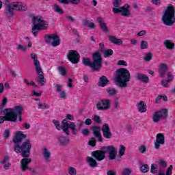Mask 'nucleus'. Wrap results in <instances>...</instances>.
I'll list each match as a JSON object with an SVG mask.
<instances>
[{"label": "nucleus", "instance_id": "f257e3e1", "mask_svg": "<svg viewBox=\"0 0 175 175\" xmlns=\"http://www.w3.org/2000/svg\"><path fill=\"white\" fill-rule=\"evenodd\" d=\"M27 138V135L23 134L21 131L16 132L14 135L12 143H14V151L16 154H21L23 159L21 160V167L23 172H25L26 170H31V168L28 167V165L32 162V159L29 158L31 157V148H32V144L31 140L27 139L24 142V139Z\"/></svg>", "mask_w": 175, "mask_h": 175}, {"label": "nucleus", "instance_id": "f03ea898", "mask_svg": "<svg viewBox=\"0 0 175 175\" xmlns=\"http://www.w3.org/2000/svg\"><path fill=\"white\" fill-rule=\"evenodd\" d=\"M114 81L121 88H126L131 81V72L126 68H120L116 71Z\"/></svg>", "mask_w": 175, "mask_h": 175}, {"label": "nucleus", "instance_id": "7ed1b4c3", "mask_svg": "<svg viewBox=\"0 0 175 175\" xmlns=\"http://www.w3.org/2000/svg\"><path fill=\"white\" fill-rule=\"evenodd\" d=\"M103 62V59H102V55L99 52H96L93 54L92 62H91L90 58L83 57L82 59V63L85 66H90V68H92V70L95 72L100 70Z\"/></svg>", "mask_w": 175, "mask_h": 175}, {"label": "nucleus", "instance_id": "20e7f679", "mask_svg": "<svg viewBox=\"0 0 175 175\" xmlns=\"http://www.w3.org/2000/svg\"><path fill=\"white\" fill-rule=\"evenodd\" d=\"M159 165L160 166L158 167V165L155 163H152L150 165V173L152 174H157V175H172L173 173V165H170L169 167H167V163L165 161L161 160L159 162ZM166 167L167 170H166Z\"/></svg>", "mask_w": 175, "mask_h": 175}, {"label": "nucleus", "instance_id": "39448f33", "mask_svg": "<svg viewBox=\"0 0 175 175\" xmlns=\"http://www.w3.org/2000/svg\"><path fill=\"white\" fill-rule=\"evenodd\" d=\"M24 111V107L23 105L15 106L13 109L7 108L3 110V114L5 115L7 121L12 122H16L18 116H21V113Z\"/></svg>", "mask_w": 175, "mask_h": 175}, {"label": "nucleus", "instance_id": "423d86ee", "mask_svg": "<svg viewBox=\"0 0 175 175\" xmlns=\"http://www.w3.org/2000/svg\"><path fill=\"white\" fill-rule=\"evenodd\" d=\"M162 21L165 25L172 27L175 23V8L174 5L169 4L162 16Z\"/></svg>", "mask_w": 175, "mask_h": 175}, {"label": "nucleus", "instance_id": "0eeeda50", "mask_svg": "<svg viewBox=\"0 0 175 175\" xmlns=\"http://www.w3.org/2000/svg\"><path fill=\"white\" fill-rule=\"evenodd\" d=\"M31 59L34 61V66L36 68V72L38 76L36 77V80L37 83H40L41 86H43L46 84V81L44 77V73L43 72V70L42 69V66H40V62L38 60L36 57V55L35 53H31L30 55Z\"/></svg>", "mask_w": 175, "mask_h": 175}, {"label": "nucleus", "instance_id": "6e6552de", "mask_svg": "<svg viewBox=\"0 0 175 175\" xmlns=\"http://www.w3.org/2000/svg\"><path fill=\"white\" fill-rule=\"evenodd\" d=\"M28 10V7L22 2H16L15 4H7L5 8V15L7 17H13V10H19L20 12H25Z\"/></svg>", "mask_w": 175, "mask_h": 175}, {"label": "nucleus", "instance_id": "1a4fd4ad", "mask_svg": "<svg viewBox=\"0 0 175 175\" xmlns=\"http://www.w3.org/2000/svg\"><path fill=\"white\" fill-rule=\"evenodd\" d=\"M32 23L33 26L31 29V32L34 36L38 35V31H40V29H47L49 27V24L45 21L36 16L32 18Z\"/></svg>", "mask_w": 175, "mask_h": 175}, {"label": "nucleus", "instance_id": "9d476101", "mask_svg": "<svg viewBox=\"0 0 175 175\" xmlns=\"http://www.w3.org/2000/svg\"><path fill=\"white\" fill-rule=\"evenodd\" d=\"M45 42L48 44H51L53 47H57V46H59V44H61L59 36L56 34L46 35Z\"/></svg>", "mask_w": 175, "mask_h": 175}, {"label": "nucleus", "instance_id": "9b49d317", "mask_svg": "<svg viewBox=\"0 0 175 175\" xmlns=\"http://www.w3.org/2000/svg\"><path fill=\"white\" fill-rule=\"evenodd\" d=\"M98 151H103L104 154L109 152V158L111 161L116 159V157H117V150H116V148L113 146H102Z\"/></svg>", "mask_w": 175, "mask_h": 175}, {"label": "nucleus", "instance_id": "f8f14e48", "mask_svg": "<svg viewBox=\"0 0 175 175\" xmlns=\"http://www.w3.org/2000/svg\"><path fill=\"white\" fill-rule=\"evenodd\" d=\"M167 109H164L154 112L152 121L153 122H159L161 119L166 120L167 118Z\"/></svg>", "mask_w": 175, "mask_h": 175}, {"label": "nucleus", "instance_id": "ddd939ff", "mask_svg": "<svg viewBox=\"0 0 175 175\" xmlns=\"http://www.w3.org/2000/svg\"><path fill=\"white\" fill-rule=\"evenodd\" d=\"M129 8H131L129 4H125L124 6L120 7L119 8H113L112 12L113 13H120L121 16H123V17H129V16H131Z\"/></svg>", "mask_w": 175, "mask_h": 175}, {"label": "nucleus", "instance_id": "4468645a", "mask_svg": "<svg viewBox=\"0 0 175 175\" xmlns=\"http://www.w3.org/2000/svg\"><path fill=\"white\" fill-rule=\"evenodd\" d=\"M111 102L109 99H101L96 103L97 110H109L110 109Z\"/></svg>", "mask_w": 175, "mask_h": 175}, {"label": "nucleus", "instance_id": "2eb2a0df", "mask_svg": "<svg viewBox=\"0 0 175 175\" xmlns=\"http://www.w3.org/2000/svg\"><path fill=\"white\" fill-rule=\"evenodd\" d=\"M67 58L72 64H79V61H80V55L77 51L70 50L67 54Z\"/></svg>", "mask_w": 175, "mask_h": 175}, {"label": "nucleus", "instance_id": "dca6fc26", "mask_svg": "<svg viewBox=\"0 0 175 175\" xmlns=\"http://www.w3.org/2000/svg\"><path fill=\"white\" fill-rule=\"evenodd\" d=\"M103 135L105 139H111L113 137V133H111V131L110 130V126H109V124H104L101 128Z\"/></svg>", "mask_w": 175, "mask_h": 175}, {"label": "nucleus", "instance_id": "f3484780", "mask_svg": "<svg viewBox=\"0 0 175 175\" xmlns=\"http://www.w3.org/2000/svg\"><path fill=\"white\" fill-rule=\"evenodd\" d=\"M161 144H165V135L163 133H158L154 141V148L158 150L161 147Z\"/></svg>", "mask_w": 175, "mask_h": 175}, {"label": "nucleus", "instance_id": "a211bd4d", "mask_svg": "<svg viewBox=\"0 0 175 175\" xmlns=\"http://www.w3.org/2000/svg\"><path fill=\"white\" fill-rule=\"evenodd\" d=\"M93 158H95L96 161H103L106 158V154L102 150H94L91 154Z\"/></svg>", "mask_w": 175, "mask_h": 175}, {"label": "nucleus", "instance_id": "6ab92c4d", "mask_svg": "<svg viewBox=\"0 0 175 175\" xmlns=\"http://www.w3.org/2000/svg\"><path fill=\"white\" fill-rule=\"evenodd\" d=\"M167 70H169V68H167V65H166L165 64H160L159 65V77H161V79L165 77V76H167V73H169V72H167Z\"/></svg>", "mask_w": 175, "mask_h": 175}, {"label": "nucleus", "instance_id": "aec40b11", "mask_svg": "<svg viewBox=\"0 0 175 175\" xmlns=\"http://www.w3.org/2000/svg\"><path fill=\"white\" fill-rule=\"evenodd\" d=\"M92 129L93 131L94 136L98 139L100 143H102V142H103V137H102V135L100 134L102 129L99 126H94L92 127Z\"/></svg>", "mask_w": 175, "mask_h": 175}, {"label": "nucleus", "instance_id": "412c9836", "mask_svg": "<svg viewBox=\"0 0 175 175\" xmlns=\"http://www.w3.org/2000/svg\"><path fill=\"white\" fill-rule=\"evenodd\" d=\"M109 83H110V81L107 79V77L105 75H103L99 78L97 85L98 87H106Z\"/></svg>", "mask_w": 175, "mask_h": 175}, {"label": "nucleus", "instance_id": "4be33fe9", "mask_svg": "<svg viewBox=\"0 0 175 175\" xmlns=\"http://www.w3.org/2000/svg\"><path fill=\"white\" fill-rule=\"evenodd\" d=\"M167 80H162L161 81V85H163L165 88H167L169 87V83H171V81H173L174 77L172 74V72L167 73Z\"/></svg>", "mask_w": 175, "mask_h": 175}, {"label": "nucleus", "instance_id": "5701e85b", "mask_svg": "<svg viewBox=\"0 0 175 175\" xmlns=\"http://www.w3.org/2000/svg\"><path fill=\"white\" fill-rule=\"evenodd\" d=\"M57 141L59 143L60 146H62L63 147H65V146H67V144H69V139L66 138L62 135H59L57 137Z\"/></svg>", "mask_w": 175, "mask_h": 175}, {"label": "nucleus", "instance_id": "b1692460", "mask_svg": "<svg viewBox=\"0 0 175 175\" xmlns=\"http://www.w3.org/2000/svg\"><path fill=\"white\" fill-rule=\"evenodd\" d=\"M86 161L88 162L89 166L90 167H92L94 169V167H98V162H96V160L91 157H88L86 158Z\"/></svg>", "mask_w": 175, "mask_h": 175}, {"label": "nucleus", "instance_id": "393cba45", "mask_svg": "<svg viewBox=\"0 0 175 175\" xmlns=\"http://www.w3.org/2000/svg\"><path fill=\"white\" fill-rule=\"evenodd\" d=\"M97 21L103 32H109V28H107V26H106V23H105V21H103V19L102 18H98Z\"/></svg>", "mask_w": 175, "mask_h": 175}, {"label": "nucleus", "instance_id": "a878e982", "mask_svg": "<svg viewBox=\"0 0 175 175\" xmlns=\"http://www.w3.org/2000/svg\"><path fill=\"white\" fill-rule=\"evenodd\" d=\"M137 80H139V81H142V83H147L148 81H150V79L148 78V76L144 75V74H137L136 77Z\"/></svg>", "mask_w": 175, "mask_h": 175}, {"label": "nucleus", "instance_id": "bb28decb", "mask_svg": "<svg viewBox=\"0 0 175 175\" xmlns=\"http://www.w3.org/2000/svg\"><path fill=\"white\" fill-rule=\"evenodd\" d=\"M137 107L139 113H146V111H147V108L146 107V104L144 103V101H139L137 104Z\"/></svg>", "mask_w": 175, "mask_h": 175}, {"label": "nucleus", "instance_id": "cd10ccee", "mask_svg": "<svg viewBox=\"0 0 175 175\" xmlns=\"http://www.w3.org/2000/svg\"><path fill=\"white\" fill-rule=\"evenodd\" d=\"M42 155L46 162H50V158L51 157V153L49 151L47 148H44L42 151Z\"/></svg>", "mask_w": 175, "mask_h": 175}, {"label": "nucleus", "instance_id": "c85d7f7f", "mask_svg": "<svg viewBox=\"0 0 175 175\" xmlns=\"http://www.w3.org/2000/svg\"><path fill=\"white\" fill-rule=\"evenodd\" d=\"M108 38L109 39V42H111V43H113V44H122V41L121 40V39H118L114 36H109Z\"/></svg>", "mask_w": 175, "mask_h": 175}, {"label": "nucleus", "instance_id": "c756f323", "mask_svg": "<svg viewBox=\"0 0 175 175\" xmlns=\"http://www.w3.org/2000/svg\"><path fill=\"white\" fill-rule=\"evenodd\" d=\"M164 46H165L167 50H173L174 49V43H172L170 40L164 41Z\"/></svg>", "mask_w": 175, "mask_h": 175}, {"label": "nucleus", "instance_id": "7c9ffc66", "mask_svg": "<svg viewBox=\"0 0 175 175\" xmlns=\"http://www.w3.org/2000/svg\"><path fill=\"white\" fill-rule=\"evenodd\" d=\"M69 126H70V129H71V132L72 135H75V136H77V133L79 131L77 129L76 124H75V122H70Z\"/></svg>", "mask_w": 175, "mask_h": 175}, {"label": "nucleus", "instance_id": "2f4dec72", "mask_svg": "<svg viewBox=\"0 0 175 175\" xmlns=\"http://www.w3.org/2000/svg\"><path fill=\"white\" fill-rule=\"evenodd\" d=\"M139 169L142 173H147L148 172H150V166L147 164L141 165Z\"/></svg>", "mask_w": 175, "mask_h": 175}, {"label": "nucleus", "instance_id": "473e14b6", "mask_svg": "<svg viewBox=\"0 0 175 175\" xmlns=\"http://www.w3.org/2000/svg\"><path fill=\"white\" fill-rule=\"evenodd\" d=\"M53 10L58 14H64V10L58 4H53Z\"/></svg>", "mask_w": 175, "mask_h": 175}, {"label": "nucleus", "instance_id": "72a5a7b5", "mask_svg": "<svg viewBox=\"0 0 175 175\" xmlns=\"http://www.w3.org/2000/svg\"><path fill=\"white\" fill-rule=\"evenodd\" d=\"M57 70L62 76H66V68L65 67L60 66L57 68Z\"/></svg>", "mask_w": 175, "mask_h": 175}, {"label": "nucleus", "instance_id": "f704fd0d", "mask_svg": "<svg viewBox=\"0 0 175 175\" xmlns=\"http://www.w3.org/2000/svg\"><path fill=\"white\" fill-rule=\"evenodd\" d=\"M70 126L69 124H65L64 126H62V129L67 135V136H69L70 135V132H69Z\"/></svg>", "mask_w": 175, "mask_h": 175}, {"label": "nucleus", "instance_id": "c9c22d12", "mask_svg": "<svg viewBox=\"0 0 175 175\" xmlns=\"http://www.w3.org/2000/svg\"><path fill=\"white\" fill-rule=\"evenodd\" d=\"M144 61H146V62H150L151 59H152V53H148L145 55L144 57Z\"/></svg>", "mask_w": 175, "mask_h": 175}, {"label": "nucleus", "instance_id": "e433bc0d", "mask_svg": "<svg viewBox=\"0 0 175 175\" xmlns=\"http://www.w3.org/2000/svg\"><path fill=\"white\" fill-rule=\"evenodd\" d=\"M106 92H107V94H109V95H110L111 96H113L114 95H116V94H117V90L116 89H111V88H108L106 90Z\"/></svg>", "mask_w": 175, "mask_h": 175}, {"label": "nucleus", "instance_id": "4c0bfd02", "mask_svg": "<svg viewBox=\"0 0 175 175\" xmlns=\"http://www.w3.org/2000/svg\"><path fill=\"white\" fill-rule=\"evenodd\" d=\"M68 172L70 175H77V170L74 167H68Z\"/></svg>", "mask_w": 175, "mask_h": 175}, {"label": "nucleus", "instance_id": "58836bf2", "mask_svg": "<svg viewBox=\"0 0 175 175\" xmlns=\"http://www.w3.org/2000/svg\"><path fill=\"white\" fill-rule=\"evenodd\" d=\"M53 123L54 124V125L56 127V129H57V131H61V129H62V126H61L59 121L53 120Z\"/></svg>", "mask_w": 175, "mask_h": 175}, {"label": "nucleus", "instance_id": "ea45409f", "mask_svg": "<svg viewBox=\"0 0 175 175\" xmlns=\"http://www.w3.org/2000/svg\"><path fill=\"white\" fill-rule=\"evenodd\" d=\"M119 155L120 157H124V155H125V146H124V145L120 146Z\"/></svg>", "mask_w": 175, "mask_h": 175}, {"label": "nucleus", "instance_id": "a19ab883", "mask_svg": "<svg viewBox=\"0 0 175 175\" xmlns=\"http://www.w3.org/2000/svg\"><path fill=\"white\" fill-rule=\"evenodd\" d=\"M103 53H104V57L107 58V57H110L111 55H113V50L111 49H107V50H105L103 52Z\"/></svg>", "mask_w": 175, "mask_h": 175}, {"label": "nucleus", "instance_id": "79ce46f5", "mask_svg": "<svg viewBox=\"0 0 175 175\" xmlns=\"http://www.w3.org/2000/svg\"><path fill=\"white\" fill-rule=\"evenodd\" d=\"M141 49L142 50H146V49H148V42L144 40L141 41Z\"/></svg>", "mask_w": 175, "mask_h": 175}, {"label": "nucleus", "instance_id": "37998d69", "mask_svg": "<svg viewBox=\"0 0 175 175\" xmlns=\"http://www.w3.org/2000/svg\"><path fill=\"white\" fill-rule=\"evenodd\" d=\"M88 144L92 147H95L96 146V139L95 137L90 138V141L88 142Z\"/></svg>", "mask_w": 175, "mask_h": 175}, {"label": "nucleus", "instance_id": "c03bdc74", "mask_svg": "<svg viewBox=\"0 0 175 175\" xmlns=\"http://www.w3.org/2000/svg\"><path fill=\"white\" fill-rule=\"evenodd\" d=\"M17 50H21V51H27V46L23 44H18L16 47Z\"/></svg>", "mask_w": 175, "mask_h": 175}, {"label": "nucleus", "instance_id": "a18cd8bd", "mask_svg": "<svg viewBox=\"0 0 175 175\" xmlns=\"http://www.w3.org/2000/svg\"><path fill=\"white\" fill-rule=\"evenodd\" d=\"M93 120L96 124H100V122H102V120H100V117H99V116H98V115H96L94 116Z\"/></svg>", "mask_w": 175, "mask_h": 175}, {"label": "nucleus", "instance_id": "49530a36", "mask_svg": "<svg viewBox=\"0 0 175 175\" xmlns=\"http://www.w3.org/2000/svg\"><path fill=\"white\" fill-rule=\"evenodd\" d=\"M131 173H132V170L131 168H125L124 171L122 172V175H131Z\"/></svg>", "mask_w": 175, "mask_h": 175}, {"label": "nucleus", "instance_id": "de8ad7c7", "mask_svg": "<svg viewBox=\"0 0 175 175\" xmlns=\"http://www.w3.org/2000/svg\"><path fill=\"white\" fill-rule=\"evenodd\" d=\"M121 2V0H114L113 1V7L116 9L120 8V3Z\"/></svg>", "mask_w": 175, "mask_h": 175}, {"label": "nucleus", "instance_id": "09e8293b", "mask_svg": "<svg viewBox=\"0 0 175 175\" xmlns=\"http://www.w3.org/2000/svg\"><path fill=\"white\" fill-rule=\"evenodd\" d=\"M38 106H39V109H42V110H44V109H49V105H47V104L46 103H44V104H42V103H38Z\"/></svg>", "mask_w": 175, "mask_h": 175}, {"label": "nucleus", "instance_id": "8fccbe9b", "mask_svg": "<svg viewBox=\"0 0 175 175\" xmlns=\"http://www.w3.org/2000/svg\"><path fill=\"white\" fill-rule=\"evenodd\" d=\"M81 133L83 136H88L90 135V130L88 129H82Z\"/></svg>", "mask_w": 175, "mask_h": 175}, {"label": "nucleus", "instance_id": "3c124183", "mask_svg": "<svg viewBox=\"0 0 175 175\" xmlns=\"http://www.w3.org/2000/svg\"><path fill=\"white\" fill-rule=\"evenodd\" d=\"M118 65L122 66H128V63H126L125 60H119L118 62Z\"/></svg>", "mask_w": 175, "mask_h": 175}, {"label": "nucleus", "instance_id": "603ef678", "mask_svg": "<svg viewBox=\"0 0 175 175\" xmlns=\"http://www.w3.org/2000/svg\"><path fill=\"white\" fill-rule=\"evenodd\" d=\"M146 150H147V148L144 145H142L139 148V150L140 151V152H142V154H144Z\"/></svg>", "mask_w": 175, "mask_h": 175}, {"label": "nucleus", "instance_id": "864d4df0", "mask_svg": "<svg viewBox=\"0 0 175 175\" xmlns=\"http://www.w3.org/2000/svg\"><path fill=\"white\" fill-rule=\"evenodd\" d=\"M10 136V131L9 129H6L3 134L4 139H8Z\"/></svg>", "mask_w": 175, "mask_h": 175}, {"label": "nucleus", "instance_id": "5fc2aeb1", "mask_svg": "<svg viewBox=\"0 0 175 175\" xmlns=\"http://www.w3.org/2000/svg\"><path fill=\"white\" fill-rule=\"evenodd\" d=\"M5 121H8V118H6L5 114H4V116H0V124H3Z\"/></svg>", "mask_w": 175, "mask_h": 175}, {"label": "nucleus", "instance_id": "6e6d98bb", "mask_svg": "<svg viewBox=\"0 0 175 175\" xmlns=\"http://www.w3.org/2000/svg\"><path fill=\"white\" fill-rule=\"evenodd\" d=\"M99 46H100V51H101V53H105V51H106L105 50V44L103 43H100Z\"/></svg>", "mask_w": 175, "mask_h": 175}, {"label": "nucleus", "instance_id": "4d7b16f0", "mask_svg": "<svg viewBox=\"0 0 175 175\" xmlns=\"http://www.w3.org/2000/svg\"><path fill=\"white\" fill-rule=\"evenodd\" d=\"M91 124H92V120L90 118H87L85 120V125L90 126Z\"/></svg>", "mask_w": 175, "mask_h": 175}, {"label": "nucleus", "instance_id": "13d9d810", "mask_svg": "<svg viewBox=\"0 0 175 175\" xmlns=\"http://www.w3.org/2000/svg\"><path fill=\"white\" fill-rule=\"evenodd\" d=\"M69 3H72L73 5H79V3H80V0H69Z\"/></svg>", "mask_w": 175, "mask_h": 175}, {"label": "nucleus", "instance_id": "bf43d9fd", "mask_svg": "<svg viewBox=\"0 0 175 175\" xmlns=\"http://www.w3.org/2000/svg\"><path fill=\"white\" fill-rule=\"evenodd\" d=\"M147 33V31L146 30H142L137 33V36H144Z\"/></svg>", "mask_w": 175, "mask_h": 175}, {"label": "nucleus", "instance_id": "052dcab7", "mask_svg": "<svg viewBox=\"0 0 175 175\" xmlns=\"http://www.w3.org/2000/svg\"><path fill=\"white\" fill-rule=\"evenodd\" d=\"M60 3H63V5H69V0H57Z\"/></svg>", "mask_w": 175, "mask_h": 175}, {"label": "nucleus", "instance_id": "680f3d73", "mask_svg": "<svg viewBox=\"0 0 175 175\" xmlns=\"http://www.w3.org/2000/svg\"><path fill=\"white\" fill-rule=\"evenodd\" d=\"M56 91L57 92H61L62 91V86L59 84H56Z\"/></svg>", "mask_w": 175, "mask_h": 175}, {"label": "nucleus", "instance_id": "e2e57ef3", "mask_svg": "<svg viewBox=\"0 0 175 175\" xmlns=\"http://www.w3.org/2000/svg\"><path fill=\"white\" fill-rule=\"evenodd\" d=\"M116 174H117V172L114 170H109L107 172V175H116Z\"/></svg>", "mask_w": 175, "mask_h": 175}, {"label": "nucleus", "instance_id": "0e129e2a", "mask_svg": "<svg viewBox=\"0 0 175 175\" xmlns=\"http://www.w3.org/2000/svg\"><path fill=\"white\" fill-rule=\"evenodd\" d=\"M6 103H8V98H6V97H3L1 106L3 107L6 105Z\"/></svg>", "mask_w": 175, "mask_h": 175}, {"label": "nucleus", "instance_id": "69168bd1", "mask_svg": "<svg viewBox=\"0 0 175 175\" xmlns=\"http://www.w3.org/2000/svg\"><path fill=\"white\" fill-rule=\"evenodd\" d=\"M9 161V156H5L3 160L1 161V163H6Z\"/></svg>", "mask_w": 175, "mask_h": 175}, {"label": "nucleus", "instance_id": "338daca9", "mask_svg": "<svg viewBox=\"0 0 175 175\" xmlns=\"http://www.w3.org/2000/svg\"><path fill=\"white\" fill-rule=\"evenodd\" d=\"M153 5H161V0H152Z\"/></svg>", "mask_w": 175, "mask_h": 175}, {"label": "nucleus", "instance_id": "774afa93", "mask_svg": "<svg viewBox=\"0 0 175 175\" xmlns=\"http://www.w3.org/2000/svg\"><path fill=\"white\" fill-rule=\"evenodd\" d=\"M60 98H62V99H65V98H66V93H65L64 91L61 92Z\"/></svg>", "mask_w": 175, "mask_h": 175}]
</instances>
